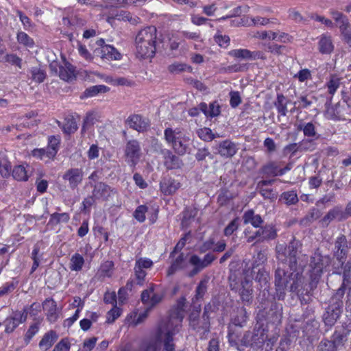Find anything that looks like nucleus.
<instances>
[{
  "instance_id": "obj_42",
  "label": "nucleus",
  "mask_w": 351,
  "mask_h": 351,
  "mask_svg": "<svg viewBox=\"0 0 351 351\" xmlns=\"http://www.w3.org/2000/svg\"><path fill=\"white\" fill-rule=\"evenodd\" d=\"M341 84V79L336 75L330 77L329 81L326 83V86L328 88V92L330 95H334L337 90L339 88Z\"/></svg>"
},
{
  "instance_id": "obj_17",
  "label": "nucleus",
  "mask_w": 351,
  "mask_h": 351,
  "mask_svg": "<svg viewBox=\"0 0 351 351\" xmlns=\"http://www.w3.org/2000/svg\"><path fill=\"white\" fill-rule=\"evenodd\" d=\"M181 183L172 178H164L160 182V190L165 195L174 194L180 187Z\"/></svg>"
},
{
  "instance_id": "obj_35",
  "label": "nucleus",
  "mask_w": 351,
  "mask_h": 351,
  "mask_svg": "<svg viewBox=\"0 0 351 351\" xmlns=\"http://www.w3.org/2000/svg\"><path fill=\"white\" fill-rule=\"evenodd\" d=\"M208 280L209 278L206 277L199 282L195 290V297L193 299V302L198 301L204 297L207 291V284L208 282Z\"/></svg>"
},
{
  "instance_id": "obj_25",
  "label": "nucleus",
  "mask_w": 351,
  "mask_h": 351,
  "mask_svg": "<svg viewBox=\"0 0 351 351\" xmlns=\"http://www.w3.org/2000/svg\"><path fill=\"white\" fill-rule=\"evenodd\" d=\"M184 134L180 128L172 129L168 128L165 130L164 136L167 143L172 146Z\"/></svg>"
},
{
  "instance_id": "obj_30",
  "label": "nucleus",
  "mask_w": 351,
  "mask_h": 351,
  "mask_svg": "<svg viewBox=\"0 0 351 351\" xmlns=\"http://www.w3.org/2000/svg\"><path fill=\"white\" fill-rule=\"evenodd\" d=\"M243 219L245 224L251 223L255 228L259 227L263 223L261 217L259 215H255L252 210L244 213Z\"/></svg>"
},
{
  "instance_id": "obj_4",
  "label": "nucleus",
  "mask_w": 351,
  "mask_h": 351,
  "mask_svg": "<svg viewBox=\"0 0 351 351\" xmlns=\"http://www.w3.org/2000/svg\"><path fill=\"white\" fill-rule=\"evenodd\" d=\"M278 338L277 332L269 335L265 328L259 326L255 327L252 331L247 332L241 341L243 345L253 348H261L264 346L265 350L269 351L272 349Z\"/></svg>"
},
{
  "instance_id": "obj_41",
  "label": "nucleus",
  "mask_w": 351,
  "mask_h": 351,
  "mask_svg": "<svg viewBox=\"0 0 351 351\" xmlns=\"http://www.w3.org/2000/svg\"><path fill=\"white\" fill-rule=\"evenodd\" d=\"M339 346V341L337 339L335 342L328 340H322L318 345V351H335L336 347Z\"/></svg>"
},
{
  "instance_id": "obj_20",
  "label": "nucleus",
  "mask_w": 351,
  "mask_h": 351,
  "mask_svg": "<svg viewBox=\"0 0 351 351\" xmlns=\"http://www.w3.org/2000/svg\"><path fill=\"white\" fill-rule=\"evenodd\" d=\"M217 151L221 156L231 158L236 154L237 147L233 142L225 140L219 144Z\"/></svg>"
},
{
  "instance_id": "obj_15",
  "label": "nucleus",
  "mask_w": 351,
  "mask_h": 351,
  "mask_svg": "<svg viewBox=\"0 0 351 351\" xmlns=\"http://www.w3.org/2000/svg\"><path fill=\"white\" fill-rule=\"evenodd\" d=\"M127 123L130 128L139 132L147 131L150 126L149 119L143 117L139 114H133L130 116L127 119Z\"/></svg>"
},
{
  "instance_id": "obj_38",
  "label": "nucleus",
  "mask_w": 351,
  "mask_h": 351,
  "mask_svg": "<svg viewBox=\"0 0 351 351\" xmlns=\"http://www.w3.org/2000/svg\"><path fill=\"white\" fill-rule=\"evenodd\" d=\"M184 254L182 253L180 254L176 260L172 263L171 265L167 271V275L171 276L173 275L176 271L183 269L184 267Z\"/></svg>"
},
{
  "instance_id": "obj_14",
  "label": "nucleus",
  "mask_w": 351,
  "mask_h": 351,
  "mask_svg": "<svg viewBox=\"0 0 351 351\" xmlns=\"http://www.w3.org/2000/svg\"><path fill=\"white\" fill-rule=\"evenodd\" d=\"M228 54L237 60H254L256 59H263L261 52L254 51H252L247 49H235L228 51Z\"/></svg>"
},
{
  "instance_id": "obj_49",
  "label": "nucleus",
  "mask_w": 351,
  "mask_h": 351,
  "mask_svg": "<svg viewBox=\"0 0 351 351\" xmlns=\"http://www.w3.org/2000/svg\"><path fill=\"white\" fill-rule=\"evenodd\" d=\"M32 78L36 82H43L45 78V72L39 67H32L31 69Z\"/></svg>"
},
{
  "instance_id": "obj_8",
  "label": "nucleus",
  "mask_w": 351,
  "mask_h": 351,
  "mask_svg": "<svg viewBox=\"0 0 351 351\" xmlns=\"http://www.w3.org/2000/svg\"><path fill=\"white\" fill-rule=\"evenodd\" d=\"M124 154L125 162L132 167H134L139 162L142 152L140 143L136 140H130L127 142Z\"/></svg>"
},
{
  "instance_id": "obj_43",
  "label": "nucleus",
  "mask_w": 351,
  "mask_h": 351,
  "mask_svg": "<svg viewBox=\"0 0 351 351\" xmlns=\"http://www.w3.org/2000/svg\"><path fill=\"white\" fill-rule=\"evenodd\" d=\"M280 197L288 205H293L298 202V195L293 190L282 193Z\"/></svg>"
},
{
  "instance_id": "obj_2",
  "label": "nucleus",
  "mask_w": 351,
  "mask_h": 351,
  "mask_svg": "<svg viewBox=\"0 0 351 351\" xmlns=\"http://www.w3.org/2000/svg\"><path fill=\"white\" fill-rule=\"evenodd\" d=\"M183 317L182 312L178 310L162 319L154 339L143 343L138 351H159L162 343L165 351H175L173 336L179 332Z\"/></svg>"
},
{
  "instance_id": "obj_13",
  "label": "nucleus",
  "mask_w": 351,
  "mask_h": 351,
  "mask_svg": "<svg viewBox=\"0 0 351 351\" xmlns=\"http://www.w3.org/2000/svg\"><path fill=\"white\" fill-rule=\"evenodd\" d=\"M27 317V311L25 313L21 311L13 312L10 317H8L4 321L5 331L7 333H10L21 323L26 321Z\"/></svg>"
},
{
  "instance_id": "obj_44",
  "label": "nucleus",
  "mask_w": 351,
  "mask_h": 351,
  "mask_svg": "<svg viewBox=\"0 0 351 351\" xmlns=\"http://www.w3.org/2000/svg\"><path fill=\"white\" fill-rule=\"evenodd\" d=\"M316 101L314 96L311 95L300 96L295 104H298L299 107L307 108L310 107Z\"/></svg>"
},
{
  "instance_id": "obj_3",
  "label": "nucleus",
  "mask_w": 351,
  "mask_h": 351,
  "mask_svg": "<svg viewBox=\"0 0 351 351\" xmlns=\"http://www.w3.org/2000/svg\"><path fill=\"white\" fill-rule=\"evenodd\" d=\"M157 29L154 26L146 27L136 35L134 46L136 55L141 58H150L156 51Z\"/></svg>"
},
{
  "instance_id": "obj_21",
  "label": "nucleus",
  "mask_w": 351,
  "mask_h": 351,
  "mask_svg": "<svg viewBox=\"0 0 351 351\" xmlns=\"http://www.w3.org/2000/svg\"><path fill=\"white\" fill-rule=\"evenodd\" d=\"M334 219H337L339 221L346 219V215L344 214L341 207L335 206L332 209L330 210L322 219V223L325 226H328Z\"/></svg>"
},
{
  "instance_id": "obj_27",
  "label": "nucleus",
  "mask_w": 351,
  "mask_h": 351,
  "mask_svg": "<svg viewBox=\"0 0 351 351\" xmlns=\"http://www.w3.org/2000/svg\"><path fill=\"white\" fill-rule=\"evenodd\" d=\"M110 188L103 182H99L94 186L93 196L97 199H106L110 195Z\"/></svg>"
},
{
  "instance_id": "obj_10",
  "label": "nucleus",
  "mask_w": 351,
  "mask_h": 351,
  "mask_svg": "<svg viewBox=\"0 0 351 351\" xmlns=\"http://www.w3.org/2000/svg\"><path fill=\"white\" fill-rule=\"evenodd\" d=\"M156 287V285L152 284L141 293V300L143 303L149 306L148 308L150 309L160 302L164 296L162 293L155 290Z\"/></svg>"
},
{
  "instance_id": "obj_11",
  "label": "nucleus",
  "mask_w": 351,
  "mask_h": 351,
  "mask_svg": "<svg viewBox=\"0 0 351 351\" xmlns=\"http://www.w3.org/2000/svg\"><path fill=\"white\" fill-rule=\"evenodd\" d=\"M349 246L346 236H339L334 243L333 255L342 265L346 261Z\"/></svg>"
},
{
  "instance_id": "obj_33",
  "label": "nucleus",
  "mask_w": 351,
  "mask_h": 351,
  "mask_svg": "<svg viewBox=\"0 0 351 351\" xmlns=\"http://www.w3.org/2000/svg\"><path fill=\"white\" fill-rule=\"evenodd\" d=\"M70 219V215L67 213H54L50 215L49 223L56 226L60 223H67Z\"/></svg>"
},
{
  "instance_id": "obj_40",
  "label": "nucleus",
  "mask_w": 351,
  "mask_h": 351,
  "mask_svg": "<svg viewBox=\"0 0 351 351\" xmlns=\"http://www.w3.org/2000/svg\"><path fill=\"white\" fill-rule=\"evenodd\" d=\"M263 173L269 176H280V167L276 162H270L263 167Z\"/></svg>"
},
{
  "instance_id": "obj_24",
  "label": "nucleus",
  "mask_w": 351,
  "mask_h": 351,
  "mask_svg": "<svg viewBox=\"0 0 351 351\" xmlns=\"http://www.w3.org/2000/svg\"><path fill=\"white\" fill-rule=\"evenodd\" d=\"M114 263L112 261H107L103 263L99 268L96 276L99 280L105 278H110L113 274Z\"/></svg>"
},
{
  "instance_id": "obj_47",
  "label": "nucleus",
  "mask_w": 351,
  "mask_h": 351,
  "mask_svg": "<svg viewBox=\"0 0 351 351\" xmlns=\"http://www.w3.org/2000/svg\"><path fill=\"white\" fill-rule=\"evenodd\" d=\"M77 130V124L75 120L73 118H67L63 125V130L66 134L74 133Z\"/></svg>"
},
{
  "instance_id": "obj_23",
  "label": "nucleus",
  "mask_w": 351,
  "mask_h": 351,
  "mask_svg": "<svg viewBox=\"0 0 351 351\" xmlns=\"http://www.w3.org/2000/svg\"><path fill=\"white\" fill-rule=\"evenodd\" d=\"M60 77L64 81H72L75 78V67L69 62H65L63 66H60Z\"/></svg>"
},
{
  "instance_id": "obj_55",
  "label": "nucleus",
  "mask_w": 351,
  "mask_h": 351,
  "mask_svg": "<svg viewBox=\"0 0 351 351\" xmlns=\"http://www.w3.org/2000/svg\"><path fill=\"white\" fill-rule=\"evenodd\" d=\"M11 164L6 159H3L0 162V173L4 177L7 178L10 176L11 172Z\"/></svg>"
},
{
  "instance_id": "obj_18",
  "label": "nucleus",
  "mask_w": 351,
  "mask_h": 351,
  "mask_svg": "<svg viewBox=\"0 0 351 351\" xmlns=\"http://www.w3.org/2000/svg\"><path fill=\"white\" fill-rule=\"evenodd\" d=\"M43 307L45 311L47 319L51 323L56 322L59 317L56 302L52 298H47L43 303Z\"/></svg>"
},
{
  "instance_id": "obj_59",
  "label": "nucleus",
  "mask_w": 351,
  "mask_h": 351,
  "mask_svg": "<svg viewBox=\"0 0 351 351\" xmlns=\"http://www.w3.org/2000/svg\"><path fill=\"white\" fill-rule=\"evenodd\" d=\"M299 145L300 152H312L315 149V144L311 140H303Z\"/></svg>"
},
{
  "instance_id": "obj_53",
  "label": "nucleus",
  "mask_w": 351,
  "mask_h": 351,
  "mask_svg": "<svg viewBox=\"0 0 351 351\" xmlns=\"http://www.w3.org/2000/svg\"><path fill=\"white\" fill-rule=\"evenodd\" d=\"M17 283L14 282H7L0 287V297L8 295L14 290L16 287Z\"/></svg>"
},
{
  "instance_id": "obj_6",
  "label": "nucleus",
  "mask_w": 351,
  "mask_h": 351,
  "mask_svg": "<svg viewBox=\"0 0 351 351\" xmlns=\"http://www.w3.org/2000/svg\"><path fill=\"white\" fill-rule=\"evenodd\" d=\"M343 294L344 290L342 288H339L336 294L330 299V304L323 315V319L326 325L333 326L340 316L343 306L341 298Z\"/></svg>"
},
{
  "instance_id": "obj_56",
  "label": "nucleus",
  "mask_w": 351,
  "mask_h": 351,
  "mask_svg": "<svg viewBox=\"0 0 351 351\" xmlns=\"http://www.w3.org/2000/svg\"><path fill=\"white\" fill-rule=\"evenodd\" d=\"M293 77L298 79L300 82H304L311 78V73L309 69H304L295 74Z\"/></svg>"
},
{
  "instance_id": "obj_54",
  "label": "nucleus",
  "mask_w": 351,
  "mask_h": 351,
  "mask_svg": "<svg viewBox=\"0 0 351 351\" xmlns=\"http://www.w3.org/2000/svg\"><path fill=\"white\" fill-rule=\"evenodd\" d=\"M215 41L221 47H227L230 45V37L227 35H222L220 33H217L214 36Z\"/></svg>"
},
{
  "instance_id": "obj_46",
  "label": "nucleus",
  "mask_w": 351,
  "mask_h": 351,
  "mask_svg": "<svg viewBox=\"0 0 351 351\" xmlns=\"http://www.w3.org/2000/svg\"><path fill=\"white\" fill-rule=\"evenodd\" d=\"M298 129L299 130H302L304 136L308 137H313L316 135L315 127V125L309 122L306 124H300L298 125Z\"/></svg>"
},
{
  "instance_id": "obj_26",
  "label": "nucleus",
  "mask_w": 351,
  "mask_h": 351,
  "mask_svg": "<svg viewBox=\"0 0 351 351\" xmlns=\"http://www.w3.org/2000/svg\"><path fill=\"white\" fill-rule=\"evenodd\" d=\"M58 335L53 330H50L45 333L40 341L39 342V346L41 349L47 350L49 349L54 342L58 339Z\"/></svg>"
},
{
  "instance_id": "obj_58",
  "label": "nucleus",
  "mask_w": 351,
  "mask_h": 351,
  "mask_svg": "<svg viewBox=\"0 0 351 351\" xmlns=\"http://www.w3.org/2000/svg\"><path fill=\"white\" fill-rule=\"evenodd\" d=\"M320 211L317 208H312L310 210L308 213L303 219V221L311 223L315 220L317 219L320 217Z\"/></svg>"
},
{
  "instance_id": "obj_16",
  "label": "nucleus",
  "mask_w": 351,
  "mask_h": 351,
  "mask_svg": "<svg viewBox=\"0 0 351 351\" xmlns=\"http://www.w3.org/2000/svg\"><path fill=\"white\" fill-rule=\"evenodd\" d=\"M161 154L162 155L164 165L167 169H179L183 165L182 160L173 154L171 150L162 149Z\"/></svg>"
},
{
  "instance_id": "obj_61",
  "label": "nucleus",
  "mask_w": 351,
  "mask_h": 351,
  "mask_svg": "<svg viewBox=\"0 0 351 351\" xmlns=\"http://www.w3.org/2000/svg\"><path fill=\"white\" fill-rule=\"evenodd\" d=\"M121 315V310L120 308L114 306L111 310H110L107 313V322L112 323L114 322L119 316Z\"/></svg>"
},
{
  "instance_id": "obj_19",
  "label": "nucleus",
  "mask_w": 351,
  "mask_h": 351,
  "mask_svg": "<svg viewBox=\"0 0 351 351\" xmlns=\"http://www.w3.org/2000/svg\"><path fill=\"white\" fill-rule=\"evenodd\" d=\"M100 54V57L103 60H120L122 58V55L117 49L112 45H105L102 47L99 51L96 50Z\"/></svg>"
},
{
  "instance_id": "obj_57",
  "label": "nucleus",
  "mask_w": 351,
  "mask_h": 351,
  "mask_svg": "<svg viewBox=\"0 0 351 351\" xmlns=\"http://www.w3.org/2000/svg\"><path fill=\"white\" fill-rule=\"evenodd\" d=\"M134 269L136 279L137 280V284L142 285L147 275L146 271L144 270V269L141 268L136 265H134Z\"/></svg>"
},
{
  "instance_id": "obj_64",
  "label": "nucleus",
  "mask_w": 351,
  "mask_h": 351,
  "mask_svg": "<svg viewBox=\"0 0 351 351\" xmlns=\"http://www.w3.org/2000/svg\"><path fill=\"white\" fill-rule=\"evenodd\" d=\"M39 330V324L35 323L34 324H32L29 329L27 330L26 334H25V341L27 343H28L30 339L38 332Z\"/></svg>"
},
{
  "instance_id": "obj_22",
  "label": "nucleus",
  "mask_w": 351,
  "mask_h": 351,
  "mask_svg": "<svg viewBox=\"0 0 351 351\" xmlns=\"http://www.w3.org/2000/svg\"><path fill=\"white\" fill-rule=\"evenodd\" d=\"M199 109L205 114L206 117H215L219 115L220 106L217 101L212 102L207 106L206 103H201L199 105Z\"/></svg>"
},
{
  "instance_id": "obj_52",
  "label": "nucleus",
  "mask_w": 351,
  "mask_h": 351,
  "mask_svg": "<svg viewBox=\"0 0 351 351\" xmlns=\"http://www.w3.org/2000/svg\"><path fill=\"white\" fill-rule=\"evenodd\" d=\"M339 29L343 36L344 40L351 46V31L349 23H348L346 24L345 22L343 21V25H340Z\"/></svg>"
},
{
  "instance_id": "obj_51",
  "label": "nucleus",
  "mask_w": 351,
  "mask_h": 351,
  "mask_svg": "<svg viewBox=\"0 0 351 351\" xmlns=\"http://www.w3.org/2000/svg\"><path fill=\"white\" fill-rule=\"evenodd\" d=\"M261 234L263 239H273L276 236V230L271 226H266L262 228Z\"/></svg>"
},
{
  "instance_id": "obj_31",
  "label": "nucleus",
  "mask_w": 351,
  "mask_h": 351,
  "mask_svg": "<svg viewBox=\"0 0 351 351\" xmlns=\"http://www.w3.org/2000/svg\"><path fill=\"white\" fill-rule=\"evenodd\" d=\"M85 261L79 253H75L70 259L69 269L73 271H80L82 269Z\"/></svg>"
},
{
  "instance_id": "obj_39",
  "label": "nucleus",
  "mask_w": 351,
  "mask_h": 351,
  "mask_svg": "<svg viewBox=\"0 0 351 351\" xmlns=\"http://www.w3.org/2000/svg\"><path fill=\"white\" fill-rule=\"evenodd\" d=\"M17 41L19 44L28 48H33L34 46V40L25 32H19L16 36Z\"/></svg>"
},
{
  "instance_id": "obj_60",
  "label": "nucleus",
  "mask_w": 351,
  "mask_h": 351,
  "mask_svg": "<svg viewBox=\"0 0 351 351\" xmlns=\"http://www.w3.org/2000/svg\"><path fill=\"white\" fill-rule=\"evenodd\" d=\"M239 219L238 218H235L233 219L224 229V234L226 236L231 235L235 230H237L239 228Z\"/></svg>"
},
{
  "instance_id": "obj_32",
  "label": "nucleus",
  "mask_w": 351,
  "mask_h": 351,
  "mask_svg": "<svg viewBox=\"0 0 351 351\" xmlns=\"http://www.w3.org/2000/svg\"><path fill=\"white\" fill-rule=\"evenodd\" d=\"M333 45L330 37L324 36L319 41V50L322 53L328 54L333 50Z\"/></svg>"
},
{
  "instance_id": "obj_34",
  "label": "nucleus",
  "mask_w": 351,
  "mask_h": 351,
  "mask_svg": "<svg viewBox=\"0 0 351 351\" xmlns=\"http://www.w3.org/2000/svg\"><path fill=\"white\" fill-rule=\"evenodd\" d=\"M110 90V88L105 85H95L86 88L84 92L86 97H94L99 93H106Z\"/></svg>"
},
{
  "instance_id": "obj_45",
  "label": "nucleus",
  "mask_w": 351,
  "mask_h": 351,
  "mask_svg": "<svg viewBox=\"0 0 351 351\" xmlns=\"http://www.w3.org/2000/svg\"><path fill=\"white\" fill-rule=\"evenodd\" d=\"M198 136L205 141H210L215 138L216 137H219V135H215L213 133L212 130L208 128H201L197 131Z\"/></svg>"
},
{
  "instance_id": "obj_50",
  "label": "nucleus",
  "mask_w": 351,
  "mask_h": 351,
  "mask_svg": "<svg viewBox=\"0 0 351 351\" xmlns=\"http://www.w3.org/2000/svg\"><path fill=\"white\" fill-rule=\"evenodd\" d=\"M247 321V313L242 308L238 311L237 315L233 319V324L237 326H243Z\"/></svg>"
},
{
  "instance_id": "obj_62",
  "label": "nucleus",
  "mask_w": 351,
  "mask_h": 351,
  "mask_svg": "<svg viewBox=\"0 0 351 351\" xmlns=\"http://www.w3.org/2000/svg\"><path fill=\"white\" fill-rule=\"evenodd\" d=\"M41 310V306L38 303H33L29 306H25L23 308V311L22 313H25L26 311L27 312V315H29L30 316H36L38 313V312L40 311Z\"/></svg>"
},
{
  "instance_id": "obj_63",
  "label": "nucleus",
  "mask_w": 351,
  "mask_h": 351,
  "mask_svg": "<svg viewBox=\"0 0 351 351\" xmlns=\"http://www.w3.org/2000/svg\"><path fill=\"white\" fill-rule=\"evenodd\" d=\"M135 265H138L142 269H150L153 265V261L148 258H139L136 260Z\"/></svg>"
},
{
  "instance_id": "obj_36",
  "label": "nucleus",
  "mask_w": 351,
  "mask_h": 351,
  "mask_svg": "<svg viewBox=\"0 0 351 351\" xmlns=\"http://www.w3.org/2000/svg\"><path fill=\"white\" fill-rule=\"evenodd\" d=\"M114 18L119 21H128L132 25L137 24L139 22L138 17H132V14L125 10H121Z\"/></svg>"
},
{
  "instance_id": "obj_28",
  "label": "nucleus",
  "mask_w": 351,
  "mask_h": 351,
  "mask_svg": "<svg viewBox=\"0 0 351 351\" xmlns=\"http://www.w3.org/2000/svg\"><path fill=\"white\" fill-rule=\"evenodd\" d=\"M189 141V138L184 134L171 146V147L178 155H184L187 151Z\"/></svg>"
},
{
  "instance_id": "obj_5",
  "label": "nucleus",
  "mask_w": 351,
  "mask_h": 351,
  "mask_svg": "<svg viewBox=\"0 0 351 351\" xmlns=\"http://www.w3.org/2000/svg\"><path fill=\"white\" fill-rule=\"evenodd\" d=\"M331 261V258L329 256H323L319 252H315L311 257L308 274L311 290L317 287L322 275L328 271Z\"/></svg>"
},
{
  "instance_id": "obj_1",
  "label": "nucleus",
  "mask_w": 351,
  "mask_h": 351,
  "mask_svg": "<svg viewBox=\"0 0 351 351\" xmlns=\"http://www.w3.org/2000/svg\"><path fill=\"white\" fill-rule=\"evenodd\" d=\"M299 242L293 239L287 247L282 244L276 245L277 258L280 261L275 272V285L279 291L289 289L298 292L302 283V276L297 270L298 250Z\"/></svg>"
},
{
  "instance_id": "obj_12",
  "label": "nucleus",
  "mask_w": 351,
  "mask_h": 351,
  "mask_svg": "<svg viewBox=\"0 0 351 351\" xmlns=\"http://www.w3.org/2000/svg\"><path fill=\"white\" fill-rule=\"evenodd\" d=\"M62 178L68 182L70 189H75L82 182L84 178L83 169L82 168H71L66 171Z\"/></svg>"
},
{
  "instance_id": "obj_29",
  "label": "nucleus",
  "mask_w": 351,
  "mask_h": 351,
  "mask_svg": "<svg viewBox=\"0 0 351 351\" xmlns=\"http://www.w3.org/2000/svg\"><path fill=\"white\" fill-rule=\"evenodd\" d=\"M60 138L51 136L49 137L48 139V146L47 147V158L49 159L53 158L56 155L59 145H60Z\"/></svg>"
},
{
  "instance_id": "obj_9",
  "label": "nucleus",
  "mask_w": 351,
  "mask_h": 351,
  "mask_svg": "<svg viewBox=\"0 0 351 351\" xmlns=\"http://www.w3.org/2000/svg\"><path fill=\"white\" fill-rule=\"evenodd\" d=\"M216 257L211 253L206 254L202 259L196 254L191 256L189 263L193 266L189 276L192 277L197 275L204 268L208 267L215 260Z\"/></svg>"
},
{
  "instance_id": "obj_37",
  "label": "nucleus",
  "mask_w": 351,
  "mask_h": 351,
  "mask_svg": "<svg viewBox=\"0 0 351 351\" xmlns=\"http://www.w3.org/2000/svg\"><path fill=\"white\" fill-rule=\"evenodd\" d=\"M13 178L19 181H26L28 179L27 170L23 165L16 166L12 170Z\"/></svg>"
},
{
  "instance_id": "obj_7",
  "label": "nucleus",
  "mask_w": 351,
  "mask_h": 351,
  "mask_svg": "<svg viewBox=\"0 0 351 351\" xmlns=\"http://www.w3.org/2000/svg\"><path fill=\"white\" fill-rule=\"evenodd\" d=\"M230 286L232 290L238 291L243 302H250L252 298V281L246 277H241L239 280L230 277Z\"/></svg>"
},
{
  "instance_id": "obj_48",
  "label": "nucleus",
  "mask_w": 351,
  "mask_h": 351,
  "mask_svg": "<svg viewBox=\"0 0 351 351\" xmlns=\"http://www.w3.org/2000/svg\"><path fill=\"white\" fill-rule=\"evenodd\" d=\"M147 210L148 208L145 205L138 206L136 208L133 216L138 221L141 223L144 222L146 219L145 213Z\"/></svg>"
}]
</instances>
